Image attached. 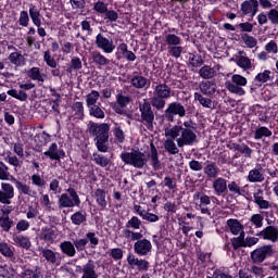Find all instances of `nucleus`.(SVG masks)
Returning <instances> with one entry per match:
<instances>
[{
	"mask_svg": "<svg viewBox=\"0 0 278 278\" xmlns=\"http://www.w3.org/2000/svg\"><path fill=\"white\" fill-rule=\"evenodd\" d=\"M43 61L46 62L47 66H50V68H58V62H55V59L51 55L49 50L45 51Z\"/></svg>",
	"mask_w": 278,
	"mask_h": 278,
	"instance_id": "obj_57",
	"label": "nucleus"
},
{
	"mask_svg": "<svg viewBox=\"0 0 278 278\" xmlns=\"http://www.w3.org/2000/svg\"><path fill=\"white\" fill-rule=\"evenodd\" d=\"M93 10L94 12H97V14H105V12H108V3L99 0L93 4Z\"/></svg>",
	"mask_w": 278,
	"mask_h": 278,
	"instance_id": "obj_61",
	"label": "nucleus"
},
{
	"mask_svg": "<svg viewBox=\"0 0 278 278\" xmlns=\"http://www.w3.org/2000/svg\"><path fill=\"white\" fill-rule=\"evenodd\" d=\"M14 176L10 174V167L0 161V181H14Z\"/></svg>",
	"mask_w": 278,
	"mask_h": 278,
	"instance_id": "obj_40",
	"label": "nucleus"
},
{
	"mask_svg": "<svg viewBox=\"0 0 278 278\" xmlns=\"http://www.w3.org/2000/svg\"><path fill=\"white\" fill-rule=\"evenodd\" d=\"M13 184H15V188L18 194H25L26 197H36V191L31 190V187H29V185L24 184L16 178H14Z\"/></svg>",
	"mask_w": 278,
	"mask_h": 278,
	"instance_id": "obj_27",
	"label": "nucleus"
},
{
	"mask_svg": "<svg viewBox=\"0 0 278 278\" xmlns=\"http://www.w3.org/2000/svg\"><path fill=\"white\" fill-rule=\"evenodd\" d=\"M151 102L143 100L142 103L139 104V112L141 114V122L148 129H153V122L155 121V114L151 109Z\"/></svg>",
	"mask_w": 278,
	"mask_h": 278,
	"instance_id": "obj_7",
	"label": "nucleus"
},
{
	"mask_svg": "<svg viewBox=\"0 0 278 278\" xmlns=\"http://www.w3.org/2000/svg\"><path fill=\"white\" fill-rule=\"evenodd\" d=\"M220 173V168L216 163H208L204 167V175H207L210 179H216Z\"/></svg>",
	"mask_w": 278,
	"mask_h": 278,
	"instance_id": "obj_39",
	"label": "nucleus"
},
{
	"mask_svg": "<svg viewBox=\"0 0 278 278\" xmlns=\"http://www.w3.org/2000/svg\"><path fill=\"white\" fill-rule=\"evenodd\" d=\"M173 97V90L166 84H159L154 87L153 96L150 103L154 110H162L166 108V99Z\"/></svg>",
	"mask_w": 278,
	"mask_h": 278,
	"instance_id": "obj_2",
	"label": "nucleus"
},
{
	"mask_svg": "<svg viewBox=\"0 0 278 278\" xmlns=\"http://www.w3.org/2000/svg\"><path fill=\"white\" fill-rule=\"evenodd\" d=\"M150 165L152 166L153 170H155V173H157V170H162V162L160 161L157 149L153 144H151Z\"/></svg>",
	"mask_w": 278,
	"mask_h": 278,
	"instance_id": "obj_29",
	"label": "nucleus"
},
{
	"mask_svg": "<svg viewBox=\"0 0 278 278\" xmlns=\"http://www.w3.org/2000/svg\"><path fill=\"white\" fill-rule=\"evenodd\" d=\"M268 21H270L271 25H278V10L271 9L267 13Z\"/></svg>",
	"mask_w": 278,
	"mask_h": 278,
	"instance_id": "obj_64",
	"label": "nucleus"
},
{
	"mask_svg": "<svg viewBox=\"0 0 278 278\" xmlns=\"http://www.w3.org/2000/svg\"><path fill=\"white\" fill-rule=\"evenodd\" d=\"M30 181L33 186H36L37 188H45V178L39 174L31 175Z\"/></svg>",
	"mask_w": 278,
	"mask_h": 278,
	"instance_id": "obj_63",
	"label": "nucleus"
},
{
	"mask_svg": "<svg viewBox=\"0 0 278 278\" xmlns=\"http://www.w3.org/2000/svg\"><path fill=\"white\" fill-rule=\"evenodd\" d=\"M12 240L17 247H21V249H25L26 251H29L31 249V240H29V237L23 236V235H13Z\"/></svg>",
	"mask_w": 278,
	"mask_h": 278,
	"instance_id": "obj_31",
	"label": "nucleus"
},
{
	"mask_svg": "<svg viewBox=\"0 0 278 278\" xmlns=\"http://www.w3.org/2000/svg\"><path fill=\"white\" fill-rule=\"evenodd\" d=\"M189 64L193 66V68H199L201 64H203V59L199 54H189Z\"/></svg>",
	"mask_w": 278,
	"mask_h": 278,
	"instance_id": "obj_58",
	"label": "nucleus"
},
{
	"mask_svg": "<svg viewBox=\"0 0 278 278\" xmlns=\"http://www.w3.org/2000/svg\"><path fill=\"white\" fill-rule=\"evenodd\" d=\"M132 88H137V90H142V88H147L149 86V79L142 75H132L129 80Z\"/></svg>",
	"mask_w": 278,
	"mask_h": 278,
	"instance_id": "obj_28",
	"label": "nucleus"
},
{
	"mask_svg": "<svg viewBox=\"0 0 278 278\" xmlns=\"http://www.w3.org/2000/svg\"><path fill=\"white\" fill-rule=\"evenodd\" d=\"M241 41L248 49H254V47H257V39L247 33L241 34Z\"/></svg>",
	"mask_w": 278,
	"mask_h": 278,
	"instance_id": "obj_45",
	"label": "nucleus"
},
{
	"mask_svg": "<svg viewBox=\"0 0 278 278\" xmlns=\"http://www.w3.org/2000/svg\"><path fill=\"white\" fill-rule=\"evenodd\" d=\"M241 12L243 16L255 17V14L260 12V2L257 0H245L241 3Z\"/></svg>",
	"mask_w": 278,
	"mask_h": 278,
	"instance_id": "obj_15",
	"label": "nucleus"
},
{
	"mask_svg": "<svg viewBox=\"0 0 278 278\" xmlns=\"http://www.w3.org/2000/svg\"><path fill=\"white\" fill-rule=\"evenodd\" d=\"M41 255L45 260L52 264V266H60L62 258L60 257V253L54 252L51 249L43 248L41 249Z\"/></svg>",
	"mask_w": 278,
	"mask_h": 278,
	"instance_id": "obj_18",
	"label": "nucleus"
},
{
	"mask_svg": "<svg viewBox=\"0 0 278 278\" xmlns=\"http://www.w3.org/2000/svg\"><path fill=\"white\" fill-rule=\"evenodd\" d=\"M12 225H14V220L10 218V211H2V215L0 216V227L2 231H10V229H12Z\"/></svg>",
	"mask_w": 278,
	"mask_h": 278,
	"instance_id": "obj_33",
	"label": "nucleus"
},
{
	"mask_svg": "<svg viewBox=\"0 0 278 278\" xmlns=\"http://www.w3.org/2000/svg\"><path fill=\"white\" fill-rule=\"evenodd\" d=\"M96 45L98 49H101L103 51V53H114V49H116L114 40L108 39L102 34H98L96 36Z\"/></svg>",
	"mask_w": 278,
	"mask_h": 278,
	"instance_id": "obj_14",
	"label": "nucleus"
},
{
	"mask_svg": "<svg viewBox=\"0 0 278 278\" xmlns=\"http://www.w3.org/2000/svg\"><path fill=\"white\" fill-rule=\"evenodd\" d=\"M193 98L194 101H198L200 105H202V108L214 110V101L207 97H204L201 92H194Z\"/></svg>",
	"mask_w": 278,
	"mask_h": 278,
	"instance_id": "obj_36",
	"label": "nucleus"
},
{
	"mask_svg": "<svg viewBox=\"0 0 278 278\" xmlns=\"http://www.w3.org/2000/svg\"><path fill=\"white\" fill-rule=\"evenodd\" d=\"M112 134L114 136L115 142L117 144H123L125 142V130H123V123L112 122Z\"/></svg>",
	"mask_w": 278,
	"mask_h": 278,
	"instance_id": "obj_22",
	"label": "nucleus"
},
{
	"mask_svg": "<svg viewBox=\"0 0 278 278\" xmlns=\"http://www.w3.org/2000/svg\"><path fill=\"white\" fill-rule=\"evenodd\" d=\"M9 62L14 66H25V56L21 52H12L9 55Z\"/></svg>",
	"mask_w": 278,
	"mask_h": 278,
	"instance_id": "obj_42",
	"label": "nucleus"
},
{
	"mask_svg": "<svg viewBox=\"0 0 278 278\" xmlns=\"http://www.w3.org/2000/svg\"><path fill=\"white\" fill-rule=\"evenodd\" d=\"M124 164L134 166V168H144L147 164V155L140 152V150H131L130 152H122L119 155Z\"/></svg>",
	"mask_w": 278,
	"mask_h": 278,
	"instance_id": "obj_3",
	"label": "nucleus"
},
{
	"mask_svg": "<svg viewBox=\"0 0 278 278\" xmlns=\"http://www.w3.org/2000/svg\"><path fill=\"white\" fill-rule=\"evenodd\" d=\"M235 63L242 71H253V68H255V65H253V61L249 56H247V52H244L243 50H240L235 55Z\"/></svg>",
	"mask_w": 278,
	"mask_h": 278,
	"instance_id": "obj_13",
	"label": "nucleus"
},
{
	"mask_svg": "<svg viewBox=\"0 0 278 278\" xmlns=\"http://www.w3.org/2000/svg\"><path fill=\"white\" fill-rule=\"evenodd\" d=\"M220 68V65H217L215 67L204 65L200 68L199 75L202 77V79H213V77H216V71Z\"/></svg>",
	"mask_w": 278,
	"mask_h": 278,
	"instance_id": "obj_32",
	"label": "nucleus"
},
{
	"mask_svg": "<svg viewBox=\"0 0 278 278\" xmlns=\"http://www.w3.org/2000/svg\"><path fill=\"white\" fill-rule=\"evenodd\" d=\"M254 203L258 205L260 210H270V202L264 200V190L256 189L253 193Z\"/></svg>",
	"mask_w": 278,
	"mask_h": 278,
	"instance_id": "obj_23",
	"label": "nucleus"
},
{
	"mask_svg": "<svg viewBox=\"0 0 278 278\" xmlns=\"http://www.w3.org/2000/svg\"><path fill=\"white\" fill-rule=\"evenodd\" d=\"M151 251H153V244L149 239L141 238L134 243V252L140 257L151 255Z\"/></svg>",
	"mask_w": 278,
	"mask_h": 278,
	"instance_id": "obj_11",
	"label": "nucleus"
},
{
	"mask_svg": "<svg viewBox=\"0 0 278 278\" xmlns=\"http://www.w3.org/2000/svg\"><path fill=\"white\" fill-rule=\"evenodd\" d=\"M27 76L33 81H39L40 84H43L45 77H47V75L40 73V67H31L30 70H28Z\"/></svg>",
	"mask_w": 278,
	"mask_h": 278,
	"instance_id": "obj_38",
	"label": "nucleus"
},
{
	"mask_svg": "<svg viewBox=\"0 0 278 278\" xmlns=\"http://www.w3.org/2000/svg\"><path fill=\"white\" fill-rule=\"evenodd\" d=\"M104 21H106V23H116V21H118V12L108 9L104 13Z\"/></svg>",
	"mask_w": 278,
	"mask_h": 278,
	"instance_id": "obj_60",
	"label": "nucleus"
},
{
	"mask_svg": "<svg viewBox=\"0 0 278 278\" xmlns=\"http://www.w3.org/2000/svg\"><path fill=\"white\" fill-rule=\"evenodd\" d=\"M0 253L4 257H12L14 255V248H12L7 242L2 241L0 242Z\"/></svg>",
	"mask_w": 278,
	"mask_h": 278,
	"instance_id": "obj_53",
	"label": "nucleus"
},
{
	"mask_svg": "<svg viewBox=\"0 0 278 278\" xmlns=\"http://www.w3.org/2000/svg\"><path fill=\"white\" fill-rule=\"evenodd\" d=\"M94 201L98 203L100 210H105L108 207L106 193L104 189H97L92 194Z\"/></svg>",
	"mask_w": 278,
	"mask_h": 278,
	"instance_id": "obj_30",
	"label": "nucleus"
},
{
	"mask_svg": "<svg viewBox=\"0 0 278 278\" xmlns=\"http://www.w3.org/2000/svg\"><path fill=\"white\" fill-rule=\"evenodd\" d=\"M122 236L128 240V242H135L136 240H140L142 238L141 232L132 231L129 228L122 230Z\"/></svg>",
	"mask_w": 278,
	"mask_h": 278,
	"instance_id": "obj_43",
	"label": "nucleus"
},
{
	"mask_svg": "<svg viewBox=\"0 0 278 278\" xmlns=\"http://www.w3.org/2000/svg\"><path fill=\"white\" fill-rule=\"evenodd\" d=\"M127 262L131 268H137L138 270L147 271L149 270V261L138 258L134 253H128Z\"/></svg>",
	"mask_w": 278,
	"mask_h": 278,
	"instance_id": "obj_17",
	"label": "nucleus"
},
{
	"mask_svg": "<svg viewBox=\"0 0 278 278\" xmlns=\"http://www.w3.org/2000/svg\"><path fill=\"white\" fill-rule=\"evenodd\" d=\"M165 116L169 121H175V116H179V118H184L186 116V106L180 102H172L167 105L165 110Z\"/></svg>",
	"mask_w": 278,
	"mask_h": 278,
	"instance_id": "obj_9",
	"label": "nucleus"
},
{
	"mask_svg": "<svg viewBox=\"0 0 278 278\" xmlns=\"http://www.w3.org/2000/svg\"><path fill=\"white\" fill-rule=\"evenodd\" d=\"M59 210H64L68 207H79L81 205V199L79 194L73 188L67 189V193H62L58 200Z\"/></svg>",
	"mask_w": 278,
	"mask_h": 278,
	"instance_id": "obj_6",
	"label": "nucleus"
},
{
	"mask_svg": "<svg viewBox=\"0 0 278 278\" xmlns=\"http://www.w3.org/2000/svg\"><path fill=\"white\" fill-rule=\"evenodd\" d=\"M269 255H273V247L263 245L252 251L250 257L253 264H262L266 261V257H269Z\"/></svg>",
	"mask_w": 278,
	"mask_h": 278,
	"instance_id": "obj_8",
	"label": "nucleus"
},
{
	"mask_svg": "<svg viewBox=\"0 0 278 278\" xmlns=\"http://www.w3.org/2000/svg\"><path fill=\"white\" fill-rule=\"evenodd\" d=\"M216 197H223L225 192H227V179L223 177H218L215 180H213L212 186Z\"/></svg>",
	"mask_w": 278,
	"mask_h": 278,
	"instance_id": "obj_24",
	"label": "nucleus"
},
{
	"mask_svg": "<svg viewBox=\"0 0 278 278\" xmlns=\"http://www.w3.org/2000/svg\"><path fill=\"white\" fill-rule=\"evenodd\" d=\"M81 278H99V274H97V265L94 264V261H88V263L83 266Z\"/></svg>",
	"mask_w": 278,
	"mask_h": 278,
	"instance_id": "obj_26",
	"label": "nucleus"
},
{
	"mask_svg": "<svg viewBox=\"0 0 278 278\" xmlns=\"http://www.w3.org/2000/svg\"><path fill=\"white\" fill-rule=\"evenodd\" d=\"M4 162L7 164H10V166H13L16 170V168H21L23 166V161L18 160V156L12 154V152L8 151L4 156Z\"/></svg>",
	"mask_w": 278,
	"mask_h": 278,
	"instance_id": "obj_41",
	"label": "nucleus"
},
{
	"mask_svg": "<svg viewBox=\"0 0 278 278\" xmlns=\"http://www.w3.org/2000/svg\"><path fill=\"white\" fill-rule=\"evenodd\" d=\"M29 17L35 27H42V14H40V9L35 4H29Z\"/></svg>",
	"mask_w": 278,
	"mask_h": 278,
	"instance_id": "obj_25",
	"label": "nucleus"
},
{
	"mask_svg": "<svg viewBox=\"0 0 278 278\" xmlns=\"http://www.w3.org/2000/svg\"><path fill=\"white\" fill-rule=\"evenodd\" d=\"M247 84H249L247 77L240 74H235L230 77V81H226V88L231 94L244 97V94H247V90H244Z\"/></svg>",
	"mask_w": 278,
	"mask_h": 278,
	"instance_id": "obj_5",
	"label": "nucleus"
},
{
	"mask_svg": "<svg viewBox=\"0 0 278 278\" xmlns=\"http://www.w3.org/2000/svg\"><path fill=\"white\" fill-rule=\"evenodd\" d=\"M164 150L169 155H177L179 149L184 147H193L197 142V132H194V123L192 119L186 121L182 125L165 127Z\"/></svg>",
	"mask_w": 278,
	"mask_h": 278,
	"instance_id": "obj_1",
	"label": "nucleus"
},
{
	"mask_svg": "<svg viewBox=\"0 0 278 278\" xmlns=\"http://www.w3.org/2000/svg\"><path fill=\"white\" fill-rule=\"evenodd\" d=\"M264 179V168L260 165L252 168L248 174V181H250V184H262Z\"/></svg>",
	"mask_w": 278,
	"mask_h": 278,
	"instance_id": "obj_19",
	"label": "nucleus"
},
{
	"mask_svg": "<svg viewBox=\"0 0 278 278\" xmlns=\"http://www.w3.org/2000/svg\"><path fill=\"white\" fill-rule=\"evenodd\" d=\"M46 157H49L52 162H62L66 157L64 149L58 147V143L53 142L49 146L48 150L43 152Z\"/></svg>",
	"mask_w": 278,
	"mask_h": 278,
	"instance_id": "obj_12",
	"label": "nucleus"
},
{
	"mask_svg": "<svg viewBox=\"0 0 278 278\" xmlns=\"http://www.w3.org/2000/svg\"><path fill=\"white\" fill-rule=\"evenodd\" d=\"M92 60L94 64H99V66H108V64H110V60H108L105 55L101 54V52H93Z\"/></svg>",
	"mask_w": 278,
	"mask_h": 278,
	"instance_id": "obj_52",
	"label": "nucleus"
},
{
	"mask_svg": "<svg viewBox=\"0 0 278 278\" xmlns=\"http://www.w3.org/2000/svg\"><path fill=\"white\" fill-rule=\"evenodd\" d=\"M140 225H142V222L137 216H132L127 223L126 228L127 229H140Z\"/></svg>",
	"mask_w": 278,
	"mask_h": 278,
	"instance_id": "obj_62",
	"label": "nucleus"
},
{
	"mask_svg": "<svg viewBox=\"0 0 278 278\" xmlns=\"http://www.w3.org/2000/svg\"><path fill=\"white\" fill-rule=\"evenodd\" d=\"M90 116H93L94 118L103 119L105 118V112H103V109L99 105L88 106Z\"/></svg>",
	"mask_w": 278,
	"mask_h": 278,
	"instance_id": "obj_50",
	"label": "nucleus"
},
{
	"mask_svg": "<svg viewBox=\"0 0 278 278\" xmlns=\"http://www.w3.org/2000/svg\"><path fill=\"white\" fill-rule=\"evenodd\" d=\"M39 202L45 212H53V210H55L53 207V202L49 199V194H42Z\"/></svg>",
	"mask_w": 278,
	"mask_h": 278,
	"instance_id": "obj_46",
	"label": "nucleus"
},
{
	"mask_svg": "<svg viewBox=\"0 0 278 278\" xmlns=\"http://www.w3.org/2000/svg\"><path fill=\"white\" fill-rule=\"evenodd\" d=\"M9 97H13V99H17V101H27V92L24 90L10 89L7 91Z\"/></svg>",
	"mask_w": 278,
	"mask_h": 278,
	"instance_id": "obj_48",
	"label": "nucleus"
},
{
	"mask_svg": "<svg viewBox=\"0 0 278 278\" xmlns=\"http://www.w3.org/2000/svg\"><path fill=\"white\" fill-rule=\"evenodd\" d=\"M110 137H105L102 139H94L96 147L100 153H108V140Z\"/></svg>",
	"mask_w": 278,
	"mask_h": 278,
	"instance_id": "obj_54",
	"label": "nucleus"
},
{
	"mask_svg": "<svg viewBox=\"0 0 278 278\" xmlns=\"http://www.w3.org/2000/svg\"><path fill=\"white\" fill-rule=\"evenodd\" d=\"M250 223L254 225L255 229H261V227H264V216L262 214H253Z\"/></svg>",
	"mask_w": 278,
	"mask_h": 278,
	"instance_id": "obj_55",
	"label": "nucleus"
},
{
	"mask_svg": "<svg viewBox=\"0 0 278 278\" xmlns=\"http://www.w3.org/2000/svg\"><path fill=\"white\" fill-rule=\"evenodd\" d=\"M92 160L98 166H101V168H105V166H110V160L105 155H102L96 152L92 154Z\"/></svg>",
	"mask_w": 278,
	"mask_h": 278,
	"instance_id": "obj_47",
	"label": "nucleus"
},
{
	"mask_svg": "<svg viewBox=\"0 0 278 278\" xmlns=\"http://www.w3.org/2000/svg\"><path fill=\"white\" fill-rule=\"evenodd\" d=\"M12 199H14V187L10 182H2L0 190V203L3 205H10Z\"/></svg>",
	"mask_w": 278,
	"mask_h": 278,
	"instance_id": "obj_16",
	"label": "nucleus"
},
{
	"mask_svg": "<svg viewBox=\"0 0 278 278\" xmlns=\"http://www.w3.org/2000/svg\"><path fill=\"white\" fill-rule=\"evenodd\" d=\"M258 236H261L263 240H269V242H277L278 228L275 226H267L258 233Z\"/></svg>",
	"mask_w": 278,
	"mask_h": 278,
	"instance_id": "obj_20",
	"label": "nucleus"
},
{
	"mask_svg": "<svg viewBox=\"0 0 278 278\" xmlns=\"http://www.w3.org/2000/svg\"><path fill=\"white\" fill-rule=\"evenodd\" d=\"M101 98V93L97 90H91L87 96H86V104L87 108H92L93 105H97V101Z\"/></svg>",
	"mask_w": 278,
	"mask_h": 278,
	"instance_id": "obj_44",
	"label": "nucleus"
},
{
	"mask_svg": "<svg viewBox=\"0 0 278 278\" xmlns=\"http://www.w3.org/2000/svg\"><path fill=\"white\" fill-rule=\"evenodd\" d=\"M199 89L205 97H213V94H216V83L212 80H202L199 84Z\"/></svg>",
	"mask_w": 278,
	"mask_h": 278,
	"instance_id": "obj_21",
	"label": "nucleus"
},
{
	"mask_svg": "<svg viewBox=\"0 0 278 278\" xmlns=\"http://www.w3.org/2000/svg\"><path fill=\"white\" fill-rule=\"evenodd\" d=\"M270 136H273V130H269L266 126L257 127L253 134L254 140H262L263 142L265 138H270Z\"/></svg>",
	"mask_w": 278,
	"mask_h": 278,
	"instance_id": "obj_37",
	"label": "nucleus"
},
{
	"mask_svg": "<svg viewBox=\"0 0 278 278\" xmlns=\"http://www.w3.org/2000/svg\"><path fill=\"white\" fill-rule=\"evenodd\" d=\"M38 216H40V210H38V205H30L28 206V210L26 212V218L28 220H31L34 218H38Z\"/></svg>",
	"mask_w": 278,
	"mask_h": 278,
	"instance_id": "obj_56",
	"label": "nucleus"
},
{
	"mask_svg": "<svg viewBox=\"0 0 278 278\" xmlns=\"http://www.w3.org/2000/svg\"><path fill=\"white\" fill-rule=\"evenodd\" d=\"M270 75L271 72L269 70H265L255 76V81H258V84H266V81L270 79Z\"/></svg>",
	"mask_w": 278,
	"mask_h": 278,
	"instance_id": "obj_59",
	"label": "nucleus"
},
{
	"mask_svg": "<svg viewBox=\"0 0 278 278\" xmlns=\"http://www.w3.org/2000/svg\"><path fill=\"white\" fill-rule=\"evenodd\" d=\"M164 42L167 46V53L172 55V58L179 60L181 53H184V47H181L184 39L176 34L168 33L164 37Z\"/></svg>",
	"mask_w": 278,
	"mask_h": 278,
	"instance_id": "obj_4",
	"label": "nucleus"
},
{
	"mask_svg": "<svg viewBox=\"0 0 278 278\" xmlns=\"http://www.w3.org/2000/svg\"><path fill=\"white\" fill-rule=\"evenodd\" d=\"M71 222L76 226L84 225L86 223V213L78 211L72 214Z\"/></svg>",
	"mask_w": 278,
	"mask_h": 278,
	"instance_id": "obj_49",
	"label": "nucleus"
},
{
	"mask_svg": "<svg viewBox=\"0 0 278 278\" xmlns=\"http://www.w3.org/2000/svg\"><path fill=\"white\" fill-rule=\"evenodd\" d=\"M60 249L63 255H66L67 257H75V255H77V250L75 249V244L71 241L61 242Z\"/></svg>",
	"mask_w": 278,
	"mask_h": 278,
	"instance_id": "obj_34",
	"label": "nucleus"
},
{
	"mask_svg": "<svg viewBox=\"0 0 278 278\" xmlns=\"http://www.w3.org/2000/svg\"><path fill=\"white\" fill-rule=\"evenodd\" d=\"M89 132L94 137V140L110 138V125L91 123L89 126Z\"/></svg>",
	"mask_w": 278,
	"mask_h": 278,
	"instance_id": "obj_10",
	"label": "nucleus"
},
{
	"mask_svg": "<svg viewBox=\"0 0 278 278\" xmlns=\"http://www.w3.org/2000/svg\"><path fill=\"white\" fill-rule=\"evenodd\" d=\"M55 231L51 228H42L41 230V240H45L46 242H53L55 240Z\"/></svg>",
	"mask_w": 278,
	"mask_h": 278,
	"instance_id": "obj_51",
	"label": "nucleus"
},
{
	"mask_svg": "<svg viewBox=\"0 0 278 278\" xmlns=\"http://www.w3.org/2000/svg\"><path fill=\"white\" fill-rule=\"evenodd\" d=\"M227 225L233 236H244V227L238 222V219H228Z\"/></svg>",
	"mask_w": 278,
	"mask_h": 278,
	"instance_id": "obj_35",
	"label": "nucleus"
}]
</instances>
